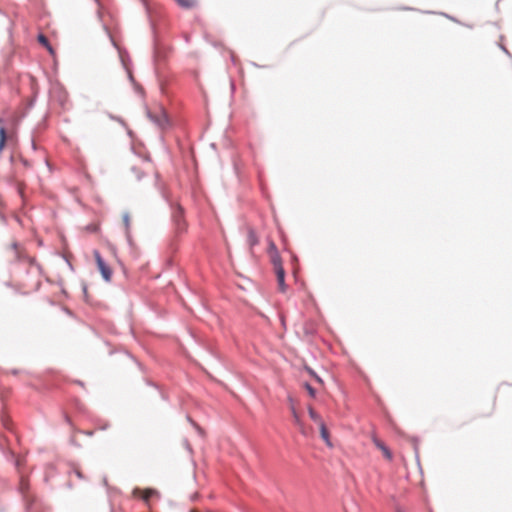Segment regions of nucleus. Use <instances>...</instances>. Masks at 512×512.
Masks as SVG:
<instances>
[{"instance_id": "1", "label": "nucleus", "mask_w": 512, "mask_h": 512, "mask_svg": "<svg viewBox=\"0 0 512 512\" xmlns=\"http://www.w3.org/2000/svg\"><path fill=\"white\" fill-rule=\"evenodd\" d=\"M93 255H94V258H95L96 263H97V267H98L102 277L104 278L105 281L109 282L111 280V278H112V270L105 263V261L103 260V258L101 257L100 253L97 250H95L93 252Z\"/></svg>"}, {"instance_id": "2", "label": "nucleus", "mask_w": 512, "mask_h": 512, "mask_svg": "<svg viewBox=\"0 0 512 512\" xmlns=\"http://www.w3.org/2000/svg\"><path fill=\"white\" fill-rule=\"evenodd\" d=\"M173 225L177 233H182L186 230V222L184 219L183 210L178 207L173 212Z\"/></svg>"}, {"instance_id": "3", "label": "nucleus", "mask_w": 512, "mask_h": 512, "mask_svg": "<svg viewBox=\"0 0 512 512\" xmlns=\"http://www.w3.org/2000/svg\"><path fill=\"white\" fill-rule=\"evenodd\" d=\"M133 494L135 496H139L141 499H143L145 502H148L149 499L153 496H158V493L156 490L154 489H150V488H147V489H139V488H136L134 489L133 491Z\"/></svg>"}, {"instance_id": "4", "label": "nucleus", "mask_w": 512, "mask_h": 512, "mask_svg": "<svg viewBox=\"0 0 512 512\" xmlns=\"http://www.w3.org/2000/svg\"><path fill=\"white\" fill-rule=\"evenodd\" d=\"M374 445L382 451L384 457L387 459V460H392V453L391 451L389 450V448L380 440L378 439L377 437H373L372 439Z\"/></svg>"}, {"instance_id": "5", "label": "nucleus", "mask_w": 512, "mask_h": 512, "mask_svg": "<svg viewBox=\"0 0 512 512\" xmlns=\"http://www.w3.org/2000/svg\"><path fill=\"white\" fill-rule=\"evenodd\" d=\"M274 271H275V274L277 277L279 289L282 292H284L285 291V270L283 267H280V268L274 269Z\"/></svg>"}, {"instance_id": "6", "label": "nucleus", "mask_w": 512, "mask_h": 512, "mask_svg": "<svg viewBox=\"0 0 512 512\" xmlns=\"http://www.w3.org/2000/svg\"><path fill=\"white\" fill-rule=\"evenodd\" d=\"M269 258H270V261H271L274 269L283 267L282 259L280 257L279 251L276 253L269 254Z\"/></svg>"}, {"instance_id": "7", "label": "nucleus", "mask_w": 512, "mask_h": 512, "mask_svg": "<svg viewBox=\"0 0 512 512\" xmlns=\"http://www.w3.org/2000/svg\"><path fill=\"white\" fill-rule=\"evenodd\" d=\"M183 9H192L197 5V0H174Z\"/></svg>"}, {"instance_id": "8", "label": "nucleus", "mask_w": 512, "mask_h": 512, "mask_svg": "<svg viewBox=\"0 0 512 512\" xmlns=\"http://www.w3.org/2000/svg\"><path fill=\"white\" fill-rule=\"evenodd\" d=\"M38 41L40 44H42L48 51L50 54H54V49L51 47V45L49 44V41L47 39V37L43 34H39L38 36Z\"/></svg>"}, {"instance_id": "9", "label": "nucleus", "mask_w": 512, "mask_h": 512, "mask_svg": "<svg viewBox=\"0 0 512 512\" xmlns=\"http://www.w3.org/2000/svg\"><path fill=\"white\" fill-rule=\"evenodd\" d=\"M319 428H320V434H321V437L322 439L330 446V441H329V432L325 426L324 423H321L319 425Z\"/></svg>"}, {"instance_id": "10", "label": "nucleus", "mask_w": 512, "mask_h": 512, "mask_svg": "<svg viewBox=\"0 0 512 512\" xmlns=\"http://www.w3.org/2000/svg\"><path fill=\"white\" fill-rule=\"evenodd\" d=\"M308 413H309L310 418L314 422H316L318 425H320L321 423H324L323 420L321 419V417L317 414V412L312 407L308 408Z\"/></svg>"}, {"instance_id": "11", "label": "nucleus", "mask_w": 512, "mask_h": 512, "mask_svg": "<svg viewBox=\"0 0 512 512\" xmlns=\"http://www.w3.org/2000/svg\"><path fill=\"white\" fill-rule=\"evenodd\" d=\"M259 242L258 237L256 233L253 230H250L248 233V243L251 248H253L255 245H257Z\"/></svg>"}, {"instance_id": "12", "label": "nucleus", "mask_w": 512, "mask_h": 512, "mask_svg": "<svg viewBox=\"0 0 512 512\" xmlns=\"http://www.w3.org/2000/svg\"><path fill=\"white\" fill-rule=\"evenodd\" d=\"M6 143V130L4 127H0V152L3 150Z\"/></svg>"}, {"instance_id": "13", "label": "nucleus", "mask_w": 512, "mask_h": 512, "mask_svg": "<svg viewBox=\"0 0 512 512\" xmlns=\"http://www.w3.org/2000/svg\"><path fill=\"white\" fill-rule=\"evenodd\" d=\"M276 252H278V249H277L275 243L271 239H268V247H267L268 255L271 253H276Z\"/></svg>"}, {"instance_id": "14", "label": "nucleus", "mask_w": 512, "mask_h": 512, "mask_svg": "<svg viewBox=\"0 0 512 512\" xmlns=\"http://www.w3.org/2000/svg\"><path fill=\"white\" fill-rule=\"evenodd\" d=\"M132 171L135 173L137 179H141L142 175L144 174L143 168L141 166L132 167Z\"/></svg>"}, {"instance_id": "15", "label": "nucleus", "mask_w": 512, "mask_h": 512, "mask_svg": "<svg viewBox=\"0 0 512 512\" xmlns=\"http://www.w3.org/2000/svg\"><path fill=\"white\" fill-rule=\"evenodd\" d=\"M292 414H293V418H294L295 423L299 426L301 431L304 432L303 428H302V423L300 421V418H299V416H298V414H297V412L295 411L294 408H292Z\"/></svg>"}, {"instance_id": "16", "label": "nucleus", "mask_w": 512, "mask_h": 512, "mask_svg": "<svg viewBox=\"0 0 512 512\" xmlns=\"http://www.w3.org/2000/svg\"><path fill=\"white\" fill-rule=\"evenodd\" d=\"M304 387H305V389L307 390L308 394L311 397H315L316 391H315V389L310 384L305 383Z\"/></svg>"}, {"instance_id": "17", "label": "nucleus", "mask_w": 512, "mask_h": 512, "mask_svg": "<svg viewBox=\"0 0 512 512\" xmlns=\"http://www.w3.org/2000/svg\"><path fill=\"white\" fill-rule=\"evenodd\" d=\"M123 222L125 224L126 229L128 230L129 226H130V216H129V214L126 213V214L123 215Z\"/></svg>"}, {"instance_id": "18", "label": "nucleus", "mask_w": 512, "mask_h": 512, "mask_svg": "<svg viewBox=\"0 0 512 512\" xmlns=\"http://www.w3.org/2000/svg\"><path fill=\"white\" fill-rule=\"evenodd\" d=\"M74 474H75L78 478H80V479H82V478H83V474H82V472L80 471V469H78V468L74 469Z\"/></svg>"}, {"instance_id": "19", "label": "nucleus", "mask_w": 512, "mask_h": 512, "mask_svg": "<svg viewBox=\"0 0 512 512\" xmlns=\"http://www.w3.org/2000/svg\"><path fill=\"white\" fill-rule=\"evenodd\" d=\"M12 248L17 252V250H18V245H17L16 243H14V244L12 245Z\"/></svg>"}, {"instance_id": "20", "label": "nucleus", "mask_w": 512, "mask_h": 512, "mask_svg": "<svg viewBox=\"0 0 512 512\" xmlns=\"http://www.w3.org/2000/svg\"><path fill=\"white\" fill-rule=\"evenodd\" d=\"M314 376H315V379H316L318 382H322V381H321V379H320L318 376H316V375H314Z\"/></svg>"}, {"instance_id": "21", "label": "nucleus", "mask_w": 512, "mask_h": 512, "mask_svg": "<svg viewBox=\"0 0 512 512\" xmlns=\"http://www.w3.org/2000/svg\"><path fill=\"white\" fill-rule=\"evenodd\" d=\"M190 512H197L196 510H191Z\"/></svg>"}, {"instance_id": "22", "label": "nucleus", "mask_w": 512, "mask_h": 512, "mask_svg": "<svg viewBox=\"0 0 512 512\" xmlns=\"http://www.w3.org/2000/svg\"><path fill=\"white\" fill-rule=\"evenodd\" d=\"M2 123V120L0 119V124Z\"/></svg>"}, {"instance_id": "23", "label": "nucleus", "mask_w": 512, "mask_h": 512, "mask_svg": "<svg viewBox=\"0 0 512 512\" xmlns=\"http://www.w3.org/2000/svg\"><path fill=\"white\" fill-rule=\"evenodd\" d=\"M398 512H401V511H398Z\"/></svg>"}]
</instances>
